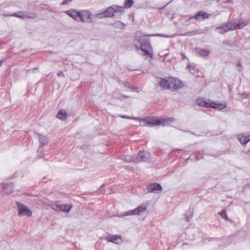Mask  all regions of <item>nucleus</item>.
Here are the masks:
<instances>
[{
    "instance_id": "393cba45",
    "label": "nucleus",
    "mask_w": 250,
    "mask_h": 250,
    "mask_svg": "<svg viewBox=\"0 0 250 250\" xmlns=\"http://www.w3.org/2000/svg\"><path fill=\"white\" fill-rule=\"evenodd\" d=\"M72 0H64L62 3V5L67 4L69 2L71 1Z\"/></svg>"
},
{
    "instance_id": "f3484780",
    "label": "nucleus",
    "mask_w": 250,
    "mask_h": 250,
    "mask_svg": "<svg viewBox=\"0 0 250 250\" xmlns=\"http://www.w3.org/2000/svg\"><path fill=\"white\" fill-rule=\"evenodd\" d=\"M138 156L142 161H146L150 158V154L147 151H142L139 153Z\"/></svg>"
},
{
    "instance_id": "f257e3e1",
    "label": "nucleus",
    "mask_w": 250,
    "mask_h": 250,
    "mask_svg": "<svg viewBox=\"0 0 250 250\" xmlns=\"http://www.w3.org/2000/svg\"><path fill=\"white\" fill-rule=\"evenodd\" d=\"M196 103L200 106L208 108H211L218 110L224 109L227 106V104L226 102L218 103L204 98H198L196 100Z\"/></svg>"
},
{
    "instance_id": "dca6fc26",
    "label": "nucleus",
    "mask_w": 250,
    "mask_h": 250,
    "mask_svg": "<svg viewBox=\"0 0 250 250\" xmlns=\"http://www.w3.org/2000/svg\"><path fill=\"white\" fill-rule=\"evenodd\" d=\"M184 86L183 82L178 79H173V88L175 90H178L182 88Z\"/></svg>"
},
{
    "instance_id": "ddd939ff",
    "label": "nucleus",
    "mask_w": 250,
    "mask_h": 250,
    "mask_svg": "<svg viewBox=\"0 0 250 250\" xmlns=\"http://www.w3.org/2000/svg\"><path fill=\"white\" fill-rule=\"evenodd\" d=\"M106 239L109 242H112L117 244H121L122 242V240L121 236L118 235H112L111 236L108 237L106 238Z\"/></svg>"
},
{
    "instance_id": "a878e982",
    "label": "nucleus",
    "mask_w": 250,
    "mask_h": 250,
    "mask_svg": "<svg viewBox=\"0 0 250 250\" xmlns=\"http://www.w3.org/2000/svg\"><path fill=\"white\" fill-rule=\"evenodd\" d=\"M238 66L239 67L238 70H239V71H242V70L243 67H242V66L241 65V64H240V63H239V64H238Z\"/></svg>"
},
{
    "instance_id": "39448f33",
    "label": "nucleus",
    "mask_w": 250,
    "mask_h": 250,
    "mask_svg": "<svg viewBox=\"0 0 250 250\" xmlns=\"http://www.w3.org/2000/svg\"><path fill=\"white\" fill-rule=\"evenodd\" d=\"M146 206L141 205L138 207L137 208L127 211L125 214V216H131L135 215H139L140 213L144 212L146 209Z\"/></svg>"
},
{
    "instance_id": "423d86ee",
    "label": "nucleus",
    "mask_w": 250,
    "mask_h": 250,
    "mask_svg": "<svg viewBox=\"0 0 250 250\" xmlns=\"http://www.w3.org/2000/svg\"><path fill=\"white\" fill-rule=\"evenodd\" d=\"M17 205L19 208V215H24L28 217L31 216L32 212L29 210L26 206L18 202Z\"/></svg>"
},
{
    "instance_id": "1a4fd4ad",
    "label": "nucleus",
    "mask_w": 250,
    "mask_h": 250,
    "mask_svg": "<svg viewBox=\"0 0 250 250\" xmlns=\"http://www.w3.org/2000/svg\"><path fill=\"white\" fill-rule=\"evenodd\" d=\"M146 189L148 192L155 193H158L162 190L161 185L158 183H153L148 185L146 187Z\"/></svg>"
},
{
    "instance_id": "5701e85b",
    "label": "nucleus",
    "mask_w": 250,
    "mask_h": 250,
    "mask_svg": "<svg viewBox=\"0 0 250 250\" xmlns=\"http://www.w3.org/2000/svg\"><path fill=\"white\" fill-rule=\"evenodd\" d=\"M32 15H33L32 16H28L25 15H20V14H13V15L14 16H15V17H17L18 18H20L21 19H25L26 18H33L34 17H35V15L33 14H32Z\"/></svg>"
},
{
    "instance_id": "0eeeda50",
    "label": "nucleus",
    "mask_w": 250,
    "mask_h": 250,
    "mask_svg": "<svg viewBox=\"0 0 250 250\" xmlns=\"http://www.w3.org/2000/svg\"><path fill=\"white\" fill-rule=\"evenodd\" d=\"M248 23V21L246 20H240L237 23L230 22L229 26L230 27L229 29H241L246 26Z\"/></svg>"
},
{
    "instance_id": "7ed1b4c3",
    "label": "nucleus",
    "mask_w": 250,
    "mask_h": 250,
    "mask_svg": "<svg viewBox=\"0 0 250 250\" xmlns=\"http://www.w3.org/2000/svg\"><path fill=\"white\" fill-rule=\"evenodd\" d=\"M137 41L139 42L141 44V50L144 52L145 55H147L149 57L152 58L153 56V50L147 40H144L141 38L137 39Z\"/></svg>"
},
{
    "instance_id": "f03ea898",
    "label": "nucleus",
    "mask_w": 250,
    "mask_h": 250,
    "mask_svg": "<svg viewBox=\"0 0 250 250\" xmlns=\"http://www.w3.org/2000/svg\"><path fill=\"white\" fill-rule=\"evenodd\" d=\"M168 119L160 118L156 117H149L145 119H142L140 121V124L142 126H147L153 127L162 125L163 126L168 124Z\"/></svg>"
},
{
    "instance_id": "6ab92c4d",
    "label": "nucleus",
    "mask_w": 250,
    "mask_h": 250,
    "mask_svg": "<svg viewBox=\"0 0 250 250\" xmlns=\"http://www.w3.org/2000/svg\"><path fill=\"white\" fill-rule=\"evenodd\" d=\"M196 50L198 55L201 57H206L209 54V51L207 49L199 48Z\"/></svg>"
},
{
    "instance_id": "aec40b11",
    "label": "nucleus",
    "mask_w": 250,
    "mask_h": 250,
    "mask_svg": "<svg viewBox=\"0 0 250 250\" xmlns=\"http://www.w3.org/2000/svg\"><path fill=\"white\" fill-rule=\"evenodd\" d=\"M57 117L58 118L62 120H64L66 119L67 117V114L65 110H61L57 114Z\"/></svg>"
},
{
    "instance_id": "a211bd4d",
    "label": "nucleus",
    "mask_w": 250,
    "mask_h": 250,
    "mask_svg": "<svg viewBox=\"0 0 250 250\" xmlns=\"http://www.w3.org/2000/svg\"><path fill=\"white\" fill-rule=\"evenodd\" d=\"M240 142L242 144H246L250 141V135H239L238 136Z\"/></svg>"
},
{
    "instance_id": "412c9836",
    "label": "nucleus",
    "mask_w": 250,
    "mask_h": 250,
    "mask_svg": "<svg viewBox=\"0 0 250 250\" xmlns=\"http://www.w3.org/2000/svg\"><path fill=\"white\" fill-rule=\"evenodd\" d=\"M39 141L42 144L45 145L48 142L49 140L46 136L40 135L39 136Z\"/></svg>"
},
{
    "instance_id": "4468645a",
    "label": "nucleus",
    "mask_w": 250,
    "mask_h": 250,
    "mask_svg": "<svg viewBox=\"0 0 250 250\" xmlns=\"http://www.w3.org/2000/svg\"><path fill=\"white\" fill-rule=\"evenodd\" d=\"M80 12L75 10H69L66 12V13L73 19L77 21H79L80 18Z\"/></svg>"
},
{
    "instance_id": "b1692460",
    "label": "nucleus",
    "mask_w": 250,
    "mask_h": 250,
    "mask_svg": "<svg viewBox=\"0 0 250 250\" xmlns=\"http://www.w3.org/2000/svg\"><path fill=\"white\" fill-rule=\"evenodd\" d=\"M220 216H221V217H222L223 218H224L225 220H227L228 219V217H227V212H226V210H222L221 212L219 213Z\"/></svg>"
},
{
    "instance_id": "20e7f679",
    "label": "nucleus",
    "mask_w": 250,
    "mask_h": 250,
    "mask_svg": "<svg viewBox=\"0 0 250 250\" xmlns=\"http://www.w3.org/2000/svg\"><path fill=\"white\" fill-rule=\"evenodd\" d=\"M124 12V7L116 5L109 7L103 13L105 17H111L114 16V13L116 12L123 13Z\"/></svg>"
},
{
    "instance_id": "9b49d317",
    "label": "nucleus",
    "mask_w": 250,
    "mask_h": 250,
    "mask_svg": "<svg viewBox=\"0 0 250 250\" xmlns=\"http://www.w3.org/2000/svg\"><path fill=\"white\" fill-rule=\"evenodd\" d=\"M172 83V79L168 78L167 79H162L160 82V86L163 89H169L170 85Z\"/></svg>"
},
{
    "instance_id": "9d476101",
    "label": "nucleus",
    "mask_w": 250,
    "mask_h": 250,
    "mask_svg": "<svg viewBox=\"0 0 250 250\" xmlns=\"http://www.w3.org/2000/svg\"><path fill=\"white\" fill-rule=\"evenodd\" d=\"M90 13L87 11H83L80 12L79 21L82 22L87 21L90 19Z\"/></svg>"
},
{
    "instance_id": "f8f14e48",
    "label": "nucleus",
    "mask_w": 250,
    "mask_h": 250,
    "mask_svg": "<svg viewBox=\"0 0 250 250\" xmlns=\"http://www.w3.org/2000/svg\"><path fill=\"white\" fill-rule=\"evenodd\" d=\"M72 207V205L71 204L57 205L56 206L57 209L65 213L69 212Z\"/></svg>"
},
{
    "instance_id": "bb28decb",
    "label": "nucleus",
    "mask_w": 250,
    "mask_h": 250,
    "mask_svg": "<svg viewBox=\"0 0 250 250\" xmlns=\"http://www.w3.org/2000/svg\"><path fill=\"white\" fill-rule=\"evenodd\" d=\"M123 118H125V116H122Z\"/></svg>"
},
{
    "instance_id": "2eb2a0df",
    "label": "nucleus",
    "mask_w": 250,
    "mask_h": 250,
    "mask_svg": "<svg viewBox=\"0 0 250 250\" xmlns=\"http://www.w3.org/2000/svg\"><path fill=\"white\" fill-rule=\"evenodd\" d=\"M229 22L226 23L225 25H223L221 27H218L216 28L217 30V31L220 34H224L225 33L228 32L230 30H232V29H229L230 27L229 26Z\"/></svg>"
},
{
    "instance_id": "4be33fe9",
    "label": "nucleus",
    "mask_w": 250,
    "mask_h": 250,
    "mask_svg": "<svg viewBox=\"0 0 250 250\" xmlns=\"http://www.w3.org/2000/svg\"><path fill=\"white\" fill-rule=\"evenodd\" d=\"M133 0H125L124 2L125 7L126 8H130L133 5Z\"/></svg>"
},
{
    "instance_id": "6e6552de",
    "label": "nucleus",
    "mask_w": 250,
    "mask_h": 250,
    "mask_svg": "<svg viewBox=\"0 0 250 250\" xmlns=\"http://www.w3.org/2000/svg\"><path fill=\"white\" fill-rule=\"evenodd\" d=\"M209 14L203 11H199L194 16L190 17L189 19H194L198 21H202L209 18Z\"/></svg>"
}]
</instances>
